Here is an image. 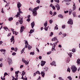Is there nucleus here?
<instances>
[{
    "label": "nucleus",
    "mask_w": 80,
    "mask_h": 80,
    "mask_svg": "<svg viewBox=\"0 0 80 80\" xmlns=\"http://www.w3.org/2000/svg\"><path fill=\"white\" fill-rule=\"evenodd\" d=\"M53 46H52V47H53V48H55V47H56V44L55 43H54L53 44Z\"/></svg>",
    "instance_id": "nucleus-36"
},
{
    "label": "nucleus",
    "mask_w": 80,
    "mask_h": 80,
    "mask_svg": "<svg viewBox=\"0 0 80 80\" xmlns=\"http://www.w3.org/2000/svg\"><path fill=\"white\" fill-rule=\"evenodd\" d=\"M57 15V12H54V13L53 15V16H55V15Z\"/></svg>",
    "instance_id": "nucleus-41"
},
{
    "label": "nucleus",
    "mask_w": 80,
    "mask_h": 80,
    "mask_svg": "<svg viewBox=\"0 0 80 80\" xmlns=\"http://www.w3.org/2000/svg\"><path fill=\"white\" fill-rule=\"evenodd\" d=\"M52 8H53V10H55V7L54 6H53L52 7Z\"/></svg>",
    "instance_id": "nucleus-53"
},
{
    "label": "nucleus",
    "mask_w": 80,
    "mask_h": 80,
    "mask_svg": "<svg viewBox=\"0 0 80 80\" xmlns=\"http://www.w3.org/2000/svg\"><path fill=\"white\" fill-rule=\"evenodd\" d=\"M2 66H3V64L2 63H1V64H0V67H2Z\"/></svg>",
    "instance_id": "nucleus-58"
},
{
    "label": "nucleus",
    "mask_w": 80,
    "mask_h": 80,
    "mask_svg": "<svg viewBox=\"0 0 80 80\" xmlns=\"http://www.w3.org/2000/svg\"><path fill=\"white\" fill-rule=\"evenodd\" d=\"M9 4H10V2L7 3L5 6V7L6 8V7H8L9 6Z\"/></svg>",
    "instance_id": "nucleus-29"
},
{
    "label": "nucleus",
    "mask_w": 80,
    "mask_h": 80,
    "mask_svg": "<svg viewBox=\"0 0 80 80\" xmlns=\"http://www.w3.org/2000/svg\"><path fill=\"white\" fill-rule=\"evenodd\" d=\"M12 55H16V53L15 52H13L12 54Z\"/></svg>",
    "instance_id": "nucleus-46"
},
{
    "label": "nucleus",
    "mask_w": 80,
    "mask_h": 80,
    "mask_svg": "<svg viewBox=\"0 0 80 80\" xmlns=\"http://www.w3.org/2000/svg\"><path fill=\"white\" fill-rule=\"evenodd\" d=\"M58 17L61 18H63V16L62 14H59L58 15Z\"/></svg>",
    "instance_id": "nucleus-21"
},
{
    "label": "nucleus",
    "mask_w": 80,
    "mask_h": 80,
    "mask_svg": "<svg viewBox=\"0 0 80 80\" xmlns=\"http://www.w3.org/2000/svg\"><path fill=\"white\" fill-rule=\"evenodd\" d=\"M68 12V11H64V13H67Z\"/></svg>",
    "instance_id": "nucleus-60"
},
{
    "label": "nucleus",
    "mask_w": 80,
    "mask_h": 80,
    "mask_svg": "<svg viewBox=\"0 0 80 80\" xmlns=\"http://www.w3.org/2000/svg\"><path fill=\"white\" fill-rule=\"evenodd\" d=\"M48 28H49V26H48L47 27H45L44 28V29H45V30L46 31H47L48 30Z\"/></svg>",
    "instance_id": "nucleus-25"
},
{
    "label": "nucleus",
    "mask_w": 80,
    "mask_h": 80,
    "mask_svg": "<svg viewBox=\"0 0 80 80\" xmlns=\"http://www.w3.org/2000/svg\"><path fill=\"white\" fill-rule=\"evenodd\" d=\"M18 80V78H16L15 79L13 78L12 80Z\"/></svg>",
    "instance_id": "nucleus-57"
},
{
    "label": "nucleus",
    "mask_w": 80,
    "mask_h": 80,
    "mask_svg": "<svg viewBox=\"0 0 80 80\" xmlns=\"http://www.w3.org/2000/svg\"><path fill=\"white\" fill-rule=\"evenodd\" d=\"M68 23L70 25H73V20L72 19L70 18L69 19L68 21Z\"/></svg>",
    "instance_id": "nucleus-4"
},
{
    "label": "nucleus",
    "mask_w": 80,
    "mask_h": 80,
    "mask_svg": "<svg viewBox=\"0 0 80 80\" xmlns=\"http://www.w3.org/2000/svg\"><path fill=\"white\" fill-rule=\"evenodd\" d=\"M11 30H12V32H13V34H14V32H15V31H13L14 29L13 28H12Z\"/></svg>",
    "instance_id": "nucleus-50"
},
{
    "label": "nucleus",
    "mask_w": 80,
    "mask_h": 80,
    "mask_svg": "<svg viewBox=\"0 0 80 80\" xmlns=\"http://www.w3.org/2000/svg\"><path fill=\"white\" fill-rule=\"evenodd\" d=\"M33 33V32L32 31V29H31L30 30V33L29 32V33Z\"/></svg>",
    "instance_id": "nucleus-55"
},
{
    "label": "nucleus",
    "mask_w": 80,
    "mask_h": 80,
    "mask_svg": "<svg viewBox=\"0 0 80 80\" xmlns=\"http://www.w3.org/2000/svg\"><path fill=\"white\" fill-rule=\"evenodd\" d=\"M11 35V33H10L8 35V37H10Z\"/></svg>",
    "instance_id": "nucleus-61"
},
{
    "label": "nucleus",
    "mask_w": 80,
    "mask_h": 80,
    "mask_svg": "<svg viewBox=\"0 0 80 80\" xmlns=\"http://www.w3.org/2000/svg\"><path fill=\"white\" fill-rule=\"evenodd\" d=\"M71 70H72V72L74 73V72H75L77 70V68H76L75 66H72L71 67Z\"/></svg>",
    "instance_id": "nucleus-1"
},
{
    "label": "nucleus",
    "mask_w": 80,
    "mask_h": 80,
    "mask_svg": "<svg viewBox=\"0 0 80 80\" xmlns=\"http://www.w3.org/2000/svg\"><path fill=\"white\" fill-rule=\"evenodd\" d=\"M13 68L11 67V71H13Z\"/></svg>",
    "instance_id": "nucleus-59"
},
{
    "label": "nucleus",
    "mask_w": 80,
    "mask_h": 80,
    "mask_svg": "<svg viewBox=\"0 0 80 80\" xmlns=\"http://www.w3.org/2000/svg\"><path fill=\"white\" fill-rule=\"evenodd\" d=\"M58 27L55 26L54 27V30H58Z\"/></svg>",
    "instance_id": "nucleus-38"
},
{
    "label": "nucleus",
    "mask_w": 80,
    "mask_h": 80,
    "mask_svg": "<svg viewBox=\"0 0 80 80\" xmlns=\"http://www.w3.org/2000/svg\"><path fill=\"white\" fill-rule=\"evenodd\" d=\"M18 50V48H15V51L17 52V51Z\"/></svg>",
    "instance_id": "nucleus-54"
},
{
    "label": "nucleus",
    "mask_w": 80,
    "mask_h": 80,
    "mask_svg": "<svg viewBox=\"0 0 80 80\" xmlns=\"http://www.w3.org/2000/svg\"><path fill=\"white\" fill-rule=\"evenodd\" d=\"M7 75H8V73H7V72H5L4 73V75L5 76H7Z\"/></svg>",
    "instance_id": "nucleus-56"
},
{
    "label": "nucleus",
    "mask_w": 80,
    "mask_h": 80,
    "mask_svg": "<svg viewBox=\"0 0 80 80\" xmlns=\"http://www.w3.org/2000/svg\"><path fill=\"white\" fill-rule=\"evenodd\" d=\"M24 50H25V47L21 51V54H22V53H23Z\"/></svg>",
    "instance_id": "nucleus-24"
},
{
    "label": "nucleus",
    "mask_w": 80,
    "mask_h": 80,
    "mask_svg": "<svg viewBox=\"0 0 80 80\" xmlns=\"http://www.w3.org/2000/svg\"><path fill=\"white\" fill-rule=\"evenodd\" d=\"M27 21H28V22H29L30 21V18H28L27 20H26Z\"/></svg>",
    "instance_id": "nucleus-42"
},
{
    "label": "nucleus",
    "mask_w": 80,
    "mask_h": 80,
    "mask_svg": "<svg viewBox=\"0 0 80 80\" xmlns=\"http://www.w3.org/2000/svg\"><path fill=\"white\" fill-rule=\"evenodd\" d=\"M3 28L6 31H7V30H8V28L7 27H4Z\"/></svg>",
    "instance_id": "nucleus-31"
},
{
    "label": "nucleus",
    "mask_w": 80,
    "mask_h": 80,
    "mask_svg": "<svg viewBox=\"0 0 80 80\" xmlns=\"http://www.w3.org/2000/svg\"><path fill=\"white\" fill-rule=\"evenodd\" d=\"M51 53V52H47V55H50Z\"/></svg>",
    "instance_id": "nucleus-48"
},
{
    "label": "nucleus",
    "mask_w": 80,
    "mask_h": 80,
    "mask_svg": "<svg viewBox=\"0 0 80 80\" xmlns=\"http://www.w3.org/2000/svg\"><path fill=\"white\" fill-rule=\"evenodd\" d=\"M1 79H2V80H5V78H2V77H1Z\"/></svg>",
    "instance_id": "nucleus-52"
},
{
    "label": "nucleus",
    "mask_w": 80,
    "mask_h": 80,
    "mask_svg": "<svg viewBox=\"0 0 80 80\" xmlns=\"http://www.w3.org/2000/svg\"><path fill=\"white\" fill-rule=\"evenodd\" d=\"M59 79L60 80H63V79L62 78H59Z\"/></svg>",
    "instance_id": "nucleus-64"
},
{
    "label": "nucleus",
    "mask_w": 80,
    "mask_h": 80,
    "mask_svg": "<svg viewBox=\"0 0 80 80\" xmlns=\"http://www.w3.org/2000/svg\"><path fill=\"white\" fill-rule=\"evenodd\" d=\"M31 48H32V46H30V45H28V50H30L31 49Z\"/></svg>",
    "instance_id": "nucleus-28"
},
{
    "label": "nucleus",
    "mask_w": 80,
    "mask_h": 80,
    "mask_svg": "<svg viewBox=\"0 0 80 80\" xmlns=\"http://www.w3.org/2000/svg\"><path fill=\"white\" fill-rule=\"evenodd\" d=\"M22 61L23 62V63H25V65H26L28 64L29 62L28 61H26V60H25V59L24 58L22 59Z\"/></svg>",
    "instance_id": "nucleus-5"
},
{
    "label": "nucleus",
    "mask_w": 80,
    "mask_h": 80,
    "mask_svg": "<svg viewBox=\"0 0 80 80\" xmlns=\"http://www.w3.org/2000/svg\"><path fill=\"white\" fill-rule=\"evenodd\" d=\"M53 35V32H51V33L50 34V37H52Z\"/></svg>",
    "instance_id": "nucleus-33"
},
{
    "label": "nucleus",
    "mask_w": 80,
    "mask_h": 80,
    "mask_svg": "<svg viewBox=\"0 0 80 80\" xmlns=\"http://www.w3.org/2000/svg\"><path fill=\"white\" fill-rule=\"evenodd\" d=\"M39 6L34 8L33 9V12H36V13L37 14V10L39 9Z\"/></svg>",
    "instance_id": "nucleus-9"
},
{
    "label": "nucleus",
    "mask_w": 80,
    "mask_h": 80,
    "mask_svg": "<svg viewBox=\"0 0 80 80\" xmlns=\"http://www.w3.org/2000/svg\"><path fill=\"white\" fill-rule=\"evenodd\" d=\"M15 73L16 74L15 77H16V78H17L18 77V74L19 73V71H18L17 72H16Z\"/></svg>",
    "instance_id": "nucleus-18"
},
{
    "label": "nucleus",
    "mask_w": 80,
    "mask_h": 80,
    "mask_svg": "<svg viewBox=\"0 0 80 80\" xmlns=\"http://www.w3.org/2000/svg\"><path fill=\"white\" fill-rule=\"evenodd\" d=\"M52 51H54V50H55V48H53V47H52Z\"/></svg>",
    "instance_id": "nucleus-45"
},
{
    "label": "nucleus",
    "mask_w": 80,
    "mask_h": 80,
    "mask_svg": "<svg viewBox=\"0 0 80 80\" xmlns=\"http://www.w3.org/2000/svg\"><path fill=\"white\" fill-rule=\"evenodd\" d=\"M72 14L74 17H77V15H76V12H73Z\"/></svg>",
    "instance_id": "nucleus-22"
},
{
    "label": "nucleus",
    "mask_w": 80,
    "mask_h": 80,
    "mask_svg": "<svg viewBox=\"0 0 80 80\" xmlns=\"http://www.w3.org/2000/svg\"><path fill=\"white\" fill-rule=\"evenodd\" d=\"M36 2L38 3H40V1L39 0H37L36 1Z\"/></svg>",
    "instance_id": "nucleus-40"
},
{
    "label": "nucleus",
    "mask_w": 80,
    "mask_h": 80,
    "mask_svg": "<svg viewBox=\"0 0 80 80\" xmlns=\"http://www.w3.org/2000/svg\"><path fill=\"white\" fill-rule=\"evenodd\" d=\"M14 34H15V33L16 35H18V32H17L14 31Z\"/></svg>",
    "instance_id": "nucleus-44"
},
{
    "label": "nucleus",
    "mask_w": 80,
    "mask_h": 80,
    "mask_svg": "<svg viewBox=\"0 0 80 80\" xmlns=\"http://www.w3.org/2000/svg\"><path fill=\"white\" fill-rule=\"evenodd\" d=\"M62 35L64 37H66L67 36V34L65 33L63 34Z\"/></svg>",
    "instance_id": "nucleus-49"
},
{
    "label": "nucleus",
    "mask_w": 80,
    "mask_h": 80,
    "mask_svg": "<svg viewBox=\"0 0 80 80\" xmlns=\"http://www.w3.org/2000/svg\"><path fill=\"white\" fill-rule=\"evenodd\" d=\"M41 74L42 77L43 78L44 77V76H45V73L42 71L41 73Z\"/></svg>",
    "instance_id": "nucleus-19"
},
{
    "label": "nucleus",
    "mask_w": 80,
    "mask_h": 80,
    "mask_svg": "<svg viewBox=\"0 0 80 80\" xmlns=\"http://www.w3.org/2000/svg\"><path fill=\"white\" fill-rule=\"evenodd\" d=\"M46 63V62L44 61H42L41 62V65L42 66H43L45 64V63Z\"/></svg>",
    "instance_id": "nucleus-12"
},
{
    "label": "nucleus",
    "mask_w": 80,
    "mask_h": 80,
    "mask_svg": "<svg viewBox=\"0 0 80 80\" xmlns=\"http://www.w3.org/2000/svg\"><path fill=\"white\" fill-rule=\"evenodd\" d=\"M8 62L9 63V65H10L11 63H12V59L10 58H8Z\"/></svg>",
    "instance_id": "nucleus-10"
},
{
    "label": "nucleus",
    "mask_w": 80,
    "mask_h": 80,
    "mask_svg": "<svg viewBox=\"0 0 80 80\" xmlns=\"http://www.w3.org/2000/svg\"><path fill=\"white\" fill-rule=\"evenodd\" d=\"M62 28H65V25H62Z\"/></svg>",
    "instance_id": "nucleus-47"
},
{
    "label": "nucleus",
    "mask_w": 80,
    "mask_h": 80,
    "mask_svg": "<svg viewBox=\"0 0 80 80\" xmlns=\"http://www.w3.org/2000/svg\"><path fill=\"white\" fill-rule=\"evenodd\" d=\"M49 23L50 24H52V23L53 22V20L51 19L49 21Z\"/></svg>",
    "instance_id": "nucleus-30"
},
{
    "label": "nucleus",
    "mask_w": 80,
    "mask_h": 80,
    "mask_svg": "<svg viewBox=\"0 0 80 80\" xmlns=\"http://www.w3.org/2000/svg\"><path fill=\"white\" fill-rule=\"evenodd\" d=\"M44 26L45 27H46L47 26V21H46L45 22V23L44 24Z\"/></svg>",
    "instance_id": "nucleus-27"
},
{
    "label": "nucleus",
    "mask_w": 80,
    "mask_h": 80,
    "mask_svg": "<svg viewBox=\"0 0 80 80\" xmlns=\"http://www.w3.org/2000/svg\"><path fill=\"white\" fill-rule=\"evenodd\" d=\"M21 12L22 11H19V12H18L17 15H16V18H18V17H20V13H21Z\"/></svg>",
    "instance_id": "nucleus-6"
},
{
    "label": "nucleus",
    "mask_w": 80,
    "mask_h": 80,
    "mask_svg": "<svg viewBox=\"0 0 80 80\" xmlns=\"http://www.w3.org/2000/svg\"><path fill=\"white\" fill-rule=\"evenodd\" d=\"M11 40V42L12 43V44L14 43V42H15V39H14V36H12V38L10 39Z\"/></svg>",
    "instance_id": "nucleus-7"
},
{
    "label": "nucleus",
    "mask_w": 80,
    "mask_h": 80,
    "mask_svg": "<svg viewBox=\"0 0 80 80\" xmlns=\"http://www.w3.org/2000/svg\"><path fill=\"white\" fill-rule=\"evenodd\" d=\"M52 41L53 42V41H55V42H55V44L56 45L58 43V40L57 39V38L56 37H55L54 38H53L52 39Z\"/></svg>",
    "instance_id": "nucleus-3"
},
{
    "label": "nucleus",
    "mask_w": 80,
    "mask_h": 80,
    "mask_svg": "<svg viewBox=\"0 0 80 80\" xmlns=\"http://www.w3.org/2000/svg\"><path fill=\"white\" fill-rule=\"evenodd\" d=\"M25 74V72H24V71H23L22 75L23 76Z\"/></svg>",
    "instance_id": "nucleus-39"
},
{
    "label": "nucleus",
    "mask_w": 80,
    "mask_h": 80,
    "mask_svg": "<svg viewBox=\"0 0 80 80\" xmlns=\"http://www.w3.org/2000/svg\"><path fill=\"white\" fill-rule=\"evenodd\" d=\"M39 59H40V60H41V59H42V58L41 57V56H40L39 57Z\"/></svg>",
    "instance_id": "nucleus-62"
},
{
    "label": "nucleus",
    "mask_w": 80,
    "mask_h": 80,
    "mask_svg": "<svg viewBox=\"0 0 80 80\" xmlns=\"http://www.w3.org/2000/svg\"><path fill=\"white\" fill-rule=\"evenodd\" d=\"M67 71L69 72H70V69L69 68H68L67 69Z\"/></svg>",
    "instance_id": "nucleus-43"
},
{
    "label": "nucleus",
    "mask_w": 80,
    "mask_h": 80,
    "mask_svg": "<svg viewBox=\"0 0 80 80\" xmlns=\"http://www.w3.org/2000/svg\"><path fill=\"white\" fill-rule=\"evenodd\" d=\"M73 3V10H75V8H76V6H75V4L74 3Z\"/></svg>",
    "instance_id": "nucleus-20"
},
{
    "label": "nucleus",
    "mask_w": 80,
    "mask_h": 80,
    "mask_svg": "<svg viewBox=\"0 0 80 80\" xmlns=\"http://www.w3.org/2000/svg\"><path fill=\"white\" fill-rule=\"evenodd\" d=\"M19 22L20 24H22L23 23V17L20 18V20L19 21Z\"/></svg>",
    "instance_id": "nucleus-11"
},
{
    "label": "nucleus",
    "mask_w": 80,
    "mask_h": 80,
    "mask_svg": "<svg viewBox=\"0 0 80 80\" xmlns=\"http://www.w3.org/2000/svg\"><path fill=\"white\" fill-rule=\"evenodd\" d=\"M22 5L21 4V3H20V2H18L17 4V7L18 8H20V7H21Z\"/></svg>",
    "instance_id": "nucleus-14"
},
{
    "label": "nucleus",
    "mask_w": 80,
    "mask_h": 80,
    "mask_svg": "<svg viewBox=\"0 0 80 80\" xmlns=\"http://www.w3.org/2000/svg\"><path fill=\"white\" fill-rule=\"evenodd\" d=\"M72 51V52H75V49L73 48L72 49V50H70V51Z\"/></svg>",
    "instance_id": "nucleus-34"
},
{
    "label": "nucleus",
    "mask_w": 80,
    "mask_h": 80,
    "mask_svg": "<svg viewBox=\"0 0 80 80\" xmlns=\"http://www.w3.org/2000/svg\"><path fill=\"white\" fill-rule=\"evenodd\" d=\"M13 18L12 17H10V18H9L8 20H9V21H12V20H13Z\"/></svg>",
    "instance_id": "nucleus-23"
},
{
    "label": "nucleus",
    "mask_w": 80,
    "mask_h": 80,
    "mask_svg": "<svg viewBox=\"0 0 80 80\" xmlns=\"http://www.w3.org/2000/svg\"><path fill=\"white\" fill-rule=\"evenodd\" d=\"M50 65H54V66H55V67H56V63H55V61H53L52 63H50Z\"/></svg>",
    "instance_id": "nucleus-16"
},
{
    "label": "nucleus",
    "mask_w": 80,
    "mask_h": 80,
    "mask_svg": "<svg viewBox=\"0 0 80 80\" xmlns=\"http://www.w3.org/2000/svg\"><path fill=\"white\" fill-rule=\"evenodd\" d=\"M24 29V26H21V28L20 30L21 33H22V32H23V30Z\"/></svg>",
    "instance_id": "nucleus-17"
},
{
    "label": "nucleus",
    "mask_w": 80,
    "mask_h": 80,
    "mask_svg": "<svg viewBox=\"0 0 80 80\" xmlns=\"http://www.w3.org/2000/svg\"><path fill=\"white\" fill-rule=\"evenodd\" d=\"M54 1L55 2H57V3H59V0H54Z\"/></svg>",
    "instance_id": "nucleus-37"
},
{
    "label": "nucleus",
    "mask_w": 80,
    "mask_h": 80,
    "mask_svg": "<svg viewBox=\"0 0 80 80\" xmlns=\"http://www.w3.org/2000/svg\"><path fill=\"white\" fill-rule=\"evenodd\" d=\"M55 7L56 8H57V10H60V7L58 4H57L55 6Z\"/></svg>",
    "instance_id": "nucleus-8"
},
{
    "label": "nucleus",
    "mask_w": 80,
    "mask_h": 80,
    "mask_svg": "<svg viewBox=\"0 0 80 80\" xmlns=\"http://www.w3.org/2000/svg\"><path fill=\"white\" fill-rule=\"evenodd\" d=\"M36 74H38V75H40V72L38 71H37L36 72Z\"/></svg>",
    "instance_id": "nucleus-32"
},
{
    "label": "nucleus",
    "mask_w": 80,
    "mask_h": 80,
    "mask_svg": "<svg viewBox=\"0 0 80 80\" xmlns=\"http://www.w3.org/2000/svg\"><path fill=\"white\" fill-rule=\"evenodd\" d=\"M11 49L12 50H15V48H11Z\"/></svg>",
    "instance_id": "nucleus-63"
},
{
    "label": "nucleus",
    "mask_w": 80,
    "mask_h": 80,
    "mask_svg": "<svg viewBox=\"0 0 80 80\" xmlns=\"http://www.w3.org/2000/svg\"><path fill=\"white\" fill-rule=\"evenodd\" d=\"M31 25L32 28H33V27H34V26H35V22L33 21L31 23Z\"/></svg>",
    "instance_id": "nucleus-13"
},
{
    "label": "nucleus",
    "mask_w": 80,
    "mask_h": 80,
    "mask_svg": "<svg viewBox=\"0 0 80 80\" xmlns=\"http://www.w3.org/2000/svg\"><path fill=\"white\" fill-rule=\"evenodd\" d=\"M29 10L31 11L32 12L33 16H36L37 14H36V11H33V9L31 8H30L29 9Z\"/></svg>",
    "instance_id": "nucleus-2"
},
{
    "label": "nucleus",
    "mask_w": 80,
    "mask_h": 80,
    "mask_svg": "<svg viewBox=\"0 0 80 80\" xmlns=\"http://www.w3.org/2000/svg\"><path fill=\"white\" fill-rule=\"evenodd\" d=\"M30 55H35V53L34 52H30Z\"/></svg>",
    "instance_id": "nucleus-35"
},
{
    "label": "nucleus",
    "mask_w": 80,
    "mask_h": 80,
    "mask_svg": "<svg viewBox=\"0 0 80 80\" xmlns=\"http://www.w3.org/2000/svg\"><path fill=\"white\" fill-rule=\"evenodd\" d=\"M49 13L50 15H53V13H52V11H50Z\"/></svg>",
    "instance_id": "nucleus-51"
},
{
    "label": "nucleus",
    "mask_w": 80,
    "mask_h": 80,
    "mask_svg": "<svg viewBox=\"0 0 80 80\" xmlns=\"http://www.w3.org/2000/svg\"><path fill=\"white\" fill-rule=\"evenodd\" d=\"M72 52H70L68 54V55L69 56L70 58H71V57H72Z\"/></svg>",
    "instance_id": "nucleus-26"
},
{
    "label": "nucleus",
    "mask_w": 80,
    "mask_h": 80,
    "mask_svg": "<svg viewBox=\"0 0 80 80\" xmlns=\"http://www.w3.org/2000/svg\"><path fill=\"white\" fill-rule=\"evenodd\" d=\"M25 47H24L25 48H28V41H25Z\"/></svg>",
    "instance_id": "nucleus-15"
}]
</instances>
